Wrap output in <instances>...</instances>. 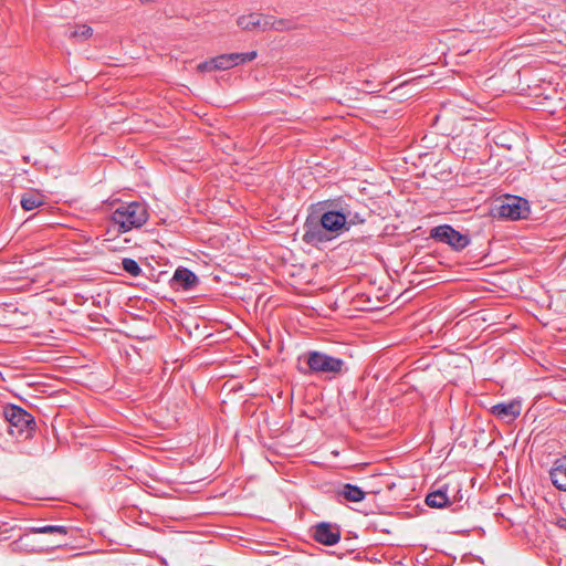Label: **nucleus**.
Returning <instances> with one entry per match:
<instances>
[{
  "label": "nucleus",
  "instance_id": "1",
  "mask_svg": "<svg viewBox=\"0 0 566 566\" xmlns=\"http://www.w3.org/2000/svg\"><path fill=\"white\" fill-rule=\"evenodd\" d=\"M149 218L147 206L132 201L119 205L112 213L111 223L114 231L125 233L143 227Z\"/></svg>",
  "mask_w": 566,
  "mask_h": 566
},
{
  "label": "nucleus",
  "instance_id": "2",
  "mask_svg": "<svg viewBox=\"0 0 566 566\" xmlns=\"http://www.w3.org/2000/svg\"><path fill=\"white\" fill-rule=\"evenodd\" d=\"M3 416L9 424V433L17 439H28L35 430L33 416L19 406H6Z\"/></svg>",
  "mask_w": 566,
  "mask_h": 566
},
{
  "label": "nucleus",
  "instance_id": "3",
  "mask_svg": "<svg viewBox=\"0 0 566 566\" xmlns=\"http://www.w3.org/2000/svg\"><path fill=\"white\" fill-rule=\"evenodd\" d=\"M307 369H301L304 375L307 374H325L337 375L342 373L344 360L334 356H329L322 352H308L304 355Z\"/></svg>",
  "mask_w": 566,
  "mask_h": 566
},
{
  "label": "nucleus",
  "instance_id": "4",
  "mask_svg": "<svg viewBox=\"0 0 566 566\" xmlns=\"http://www.w3.org/2000/svg\"><path fill=\"white\" fill-rule=\"evenodd\" d=\"M322 208H332L334 211L344 216L345 223L350 228L354 224H361L365 222V209L357 200L349 197H338L318 202Z\"/></svg>",
  "mask_w": 566,
  "mask_h": 566
},
{
  "label": "nucleus",
  "instance_id": "5",
  "mask_svg": "<svg viewBox=\"0 0 566 566\" xmlns=\"http://www.w3.org/2000/svg\"><path fill=\"white\" fill-rule=\"evenodd\" d=\"M69 532V527L64 525H44L39 527H30L28 533L21 535L18 539L10 543V549L13 553H35L42 552V547H35L32 544L30 534H57L61 536H65Z\"/></svg>",
  "mask_w": 566,
  "mask_h": 566
},
{
  "label": "nucleus",
  "instance_id": "6",
  "mask_svg": "<svg viewBox=\"0 0 566 566\" xmlns=\"http://www.w3.org/2000/svg\"><path fill=\"white\" fill-rule=\"evenodd\" d=\"M430 238L434 241L446 243L454 251L464 250L470 243V237L462 234L450 224H441L430 230Z\"/></svg>",
  "mask_w": 566,
  "mask_h": 566
},
{
  "label": "nucleus",
  "instance_id": "7",
  "mask_svg": "<svg viewBox=\"0 0 566 566\" xmlns=\"http://www.w3.org/2000/svg\"><path fill=\"white\" fill-rule=\"evenodd\" d=\"M530 206L526 199L516 196H509L497 207V214L501 218L518 220L527 218Z\"/></svg>",
  "mask_w": 566,
  "mask_h": 566
},
{
  "label": "nucleus",
  "instance_id": "8",
  "mask_svg": "<svg viewBox=\"0 0 566 566\" xmlns=\"http://www.w3.org/2000/svg\"><path fill=\"white\" fill-rule=\"evenodd\" d=\"M303 229V241L307 244L318 245L332 239V235L328 234L324 226L321 224V219L318 216H307Z\"/></svg>",
  "mask_w": 566,
  "mask_h": 566
},
{
  "label": "nucleus",
  "instance_id": "9",
  "mask_svg": "<svg viewBox=\"0 0 566 566\" xmlns=\"http://www.w3.org/2000/svg\"><path fill=\"white\" fill-rule=\"evenodd\" d=\"M319 210H324L321 216H318L321 224L324 226L328 234H332V238L339 235L343 231L349 230L342 213L334 211L332 208H322V206H319Z\"/></svg>",
  "mask_w": 566,
  "mask_h": 566
},
{
  "label": "nucleus",
  "instance_id": "10",
  "mask_svg": "<svg viewBox=\"0 0 566 566\" xmlns=\"http://www.w3.org/2000/svg\"><path fill=\"white\" fill-rule=\"evenodd\" d=\"M340 527L337 524L321 522L313 526V538L325 546H333L340 541Z\"/></svg>",
  "mask_w": 566,
  "mask_h": 566
},
{
  "label": "nucleus",
  "instance_id": "11",
  "mask_svg": "<svg viewBox=\"0 0 566 566\" xmlns=\"http://www.w3.org/2000/svg\"><path fill=\"white\" fill-rule=\"evenodd\" d=\"M521 402L512 400L492 406L490 412L502 421L512 422L521 415Z\"/></svg>",
  "mask_w": 566,
  "mask_h": 566
},
{
  "label": "nucleus",
  "instance_id": "12",
  "mask_svg": "<svg viewBox=\"0 0 566 566\" xmlns=\"http://www.w3.org/2000/svg\"><path fill=\"white\" fill-rule=\"evenodd\" d=\"M199 283L198 276L187 268L176 269L170 285L174 289H181L184 291L192 290Z\"/></svg>",
  "mask_w": 566,
  "mask_h": 566
},
{
  "label": "nucleus",
  "instance_id": "13",
  "mask_svg": "<svg viewBox=\"0 0 566 566\" xmlns=\"http://www.w3.org/2000/svg\"><path fill=\"white\" fill-rule=\"evenodd\" d=\"M549 475L556 489L566 491V457L555 460Z\"/></svg>",
  "mask_w": 566,
  "mask_h": 566
},
{
  "label": "nucleus",
  "instance_id": "14",
  "mask_svg": "<svg viewBox=\"0 0 566 566\" xmlns=\"http://www.w3.org/2000/svg\"><path fill=\"white\" fill-rule=\"evenodd\" d=\"M266 15L261 13H249L238 18L237 23L242 30H262L265 24Z\"/></svg>",
  "mask_w": 566,
  "mask_h": 566
},
{
  "label": "nucleus",
  "instance_id": "15",
  "mask_svg": "<svg viewBox=\"0 0 566 566\" xmlns=\"http://www.w3.org/2000/svg\"><path fill=\"white\" fill-rule=\"evenodd\" d=\"M296 29V22L293 19H276L273 15H266L265 24L263 23V31H291Z\"/></svg>",
  "mask_w": 566,
  "mask_h": 566
},
{
  "label": "nucleus",
  "instance_id": "16",
  "mask_svg": "<svg viewBox=\"0 0 566 566\" xmlns=\"http://www.w3.org/2000/svg\"><path fill=\"white\" fill-rule=\"evenodd\" d=\"M426 504L436 509L448 506L450 504L448 485H443L441 489L430 492L426 497Z\"/></svg>",
  "mask_w": 566,
  "mask_h": 566
},
{
  "label": "nucleus",
  "instance_id": "17",
  "mask_svg": "<svg viewBox=\"0 0 566 566\" xmlns=\"http://www.w3.org/2000/svg\"><path fill=\"white\" fill-rule=\"evenodd\" d=\"M21 207L27 210H33L43 205L42 196L38 192H25L21 197Z\"/></svg>",
  "mask_w": 566,
  "mask_h": 566
},
{
  "label": "nucleus",
  "instance_id": "18",
  "mask_svg": "<svg viewBox=\"0 0 566 566\" xmlns=\"http://www.w3.org/2000/svg\"><path fill=\"white\" fill-rule=\"evenodd\" d=\"M342 494L350 502H360L365 499V492L359 486L349 483L343 486Z\"/></svg>",
  "mask_w": 566,
  "mask_h": 566
},
{
  "label": "nucleus",
  "instance_id": "19",
  "mask_svg": "<svg viewBox=\"0 0 566 566\" xmlns=\"http://www.w3.org/2000/svg\"><path fill=\"white\" fill-rule=\"evenodd\" d=\"M230 66H237L247 62L253 61L258 53L256 51H250L245 53H227Z\"/></svg>",
  "mask_w": 566,
  "mask_h": 566
},
{
  "label": "nucleus",
  "instance_id": "20",
  "mask_svg": "<svg viewBox=\"0 0 566 566\" xmlns=\"http://www.w3.org/2000/svg\"><path fill=\"white\" fill-rule=\"evenodd\" d=\"M122 265L123 269L134 277L139 276L143 272L139 264L134 259L130 258L123 259Z\"/></svg>",
  "mask_w": 566,
  "mask_h": 566
},
{
  "label": "nucleus",
  "instance_id": "21",
  "mask_svg": "<svg viewBox=\"0 0 566 566\" xmlns=\"http://www.w3.org/2000/svg\"><path fill=\"white\" fill-rule=\"evenodd\" d=\"M93 34V30L91 27L86 24L77 25L72 32V38H78V39H87Z\"/></svg>",
  "mask_w": 566,
  "mask_h": 566
},
{
  "label": "nucleus",
  "instance_id": "22",
  "mask_svg": "<svg viewBox=\"0 0 566 566\" xmlns=\"http://www.w3.org/2000/svg\"><path fill=\"white\" fill-rule=\"evenodd\" d=\"M214 62V67H217L218 71H226L231 69L227 54L216 56Z\"/></svg>",
  "mask_w": 566,
  "mask_h": 566
},
{
  "label": "nucleus",
  "instance_id": "23",
  "mask_svg": "<svg viewBox=\"0 0 566 566\" xmlns=\"http://www.w3.org/2000/svg\"><path fill=\"white\" fill-rule=\"evenodd\" d=\"M214 57L210 59V60H207V61H203L201 63H199L197 65V70L199 72H212V71H217V67H214Z\"/></svg>",
  "mask_w": 566,
  "mask_h": 566
}]
</instances>
